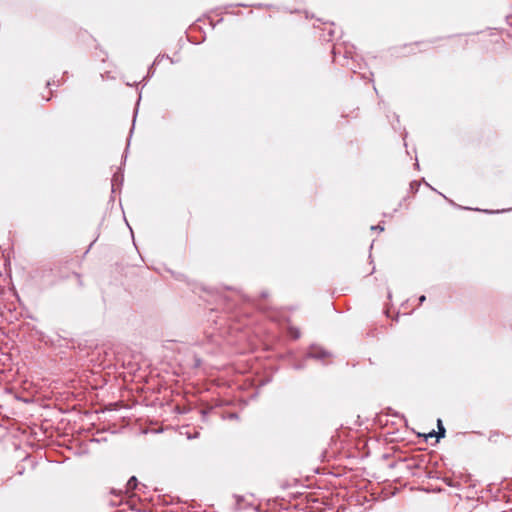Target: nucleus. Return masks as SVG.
Segmentation results:
<instances>
[{
  "label": "nucleus",
  "instance_id": "3",
  "mask_svg": "<svg viewBox=\"0 0 512 512\" xmlns=\"http://www.w3.org/2000/svg\"><path fill=\"white\" fill-rule=\"evenodd\" d=\"M425 299H426V298H425V296H424V295H422V296L420 297V299H419L420 303L424 302V301H425Z\"/></svg>",
  "mask_w": 512,
  "mask_h": 512
},
{
  "label": "nucleus",
  "instance_id": "1",
  "mask_svg": "<svg viewBox=\"0 0 512 512\" xmlns=\"http://www.w3.org/2000/svg\"><path fill=\"white\" fill-rule=\"evenodd\" d=\"M137 485H138L137 478L135 476H132L126 484V492L133 491L137 487Z\"/></svg>",
  "mask_w": 512,
  "mask_h": 512
},
{
  "label": "nucleus",
  "instance_id": "2",
  "mask_svg": "<svg viewBox=\"0 0 512 512\" xmlns=\"http://www.w3.org/2000/svg\"><path fill=\"white\" fill-rule=\"evenodd\" d=\"M438 428H439V431H438L437 437L438 438L444 437L445 436V428L442 426L441 420H438Z\"/></svg>",
  "mask_w": 512,
  "mask_h": 512
}]
</instances>
